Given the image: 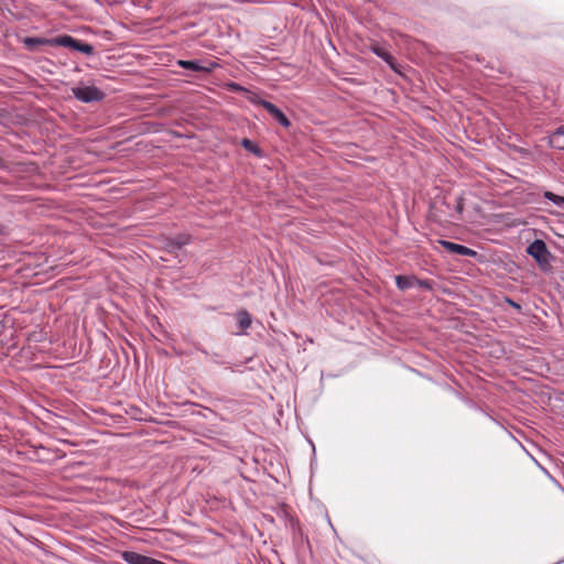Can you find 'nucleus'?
Segmentation results:
<instances>
[{
	"instance_id": "nucleus-7",
	"label": "nucleus",
	"mask_w": 564,
	"mask_h": 564,
	"mask_svg": "<svg viewBox=\"0 0 564 564\" xmlns=\"http://www.w3.org/2000/svg\"><path fill=\"white\" fill-rule=\"evenodd\" d=\"M192 241V237L188 234H178L174 237H167L164 239L163 249L169 253H176L184 246Z\"/></svg>"
},
{
	"instance_id": "nucleus-23",
	"label": "nucleus",
	"mask_w": 564,
	"mask_h": 564,
	"mask_svg": "<svg viewBox=\"0 0 564 564\" xmlns=\"http://www.w3.org/2000/svg\"><path fill=\"white\" fill-rule=\"evenodd\" d=\"M172 133H173V135H175L177 138H183L184 137L182 133L176 132V131H173Z\"/></svg>"
},
{
	"instance_id": "nucleus-22",
	"label": "nucleus",
	"mask_w": 564,
	"mask_h": 564,
	"mask_svg": "<svg viewBox=\"0 0 564 564\" xmlns=\"http://www.w3.org/2000/svg\"><path fill=\"white\" fill-rule=\"evenodd\" d=\"M232 87L236 89V90H243V88L241 86H239L238 84H234Z\"/></svg>"
},
{
	"instance_id": "nucleus-12",
	"label": "nucleus",
	"mask_w": 564,
	"mask_h": 564,
	"mask_svg": "<svg viewBox=\"0 0 564 564\" xmlns=\"http://www.w3.org/2000/svg\"><path fill=\"white\" fill-rule=\"evenodd\" d=\"M240 145L248 152L252 153L257 158L261 159L264 156V151L252 140L243 138L240 141Z\"/></svg>"
},
{
	"instance_id": "nucleus-20",
	"label": "nucleus",
	"mask_w": 564,
	"mask_h": 564,
	"mask_svg": "<svg viewBox=\"0 0 564 564\" xmlns=\"http://www.w3.org/2000/svg\"><path fill=\"white\" fill-rule=\"evenodd\" d=\"M8 234V227L3 224H0V236H6Z\"/></svg>"
},
{
	"instance_id": "nucleus-16",
	"label": "nucleus",
	"mask_w": 564,
	"mask_h": 564,
	"mask_svg": "<svg viewBox=\"0 0 564 564\" xmlns=\"http://www.w3.org/2000/svg\"><path fill=\"white\" fill-rule=\"evenodd\" d=\"M543 196L544 198H546L547 200L552 202L553 204H555L556 206L561 207V208H564V196H560L553 192H550V191H545L543 193Z\"/></svg>"
},
{
	"instance_id": "nucleus-11",
	"label": "nucleus",
	"mask_w": 564,
	"mask_h": 564,
	"mask_svg": "<svg viewBox=\"0 0 564 564\" xmlns=\"http://www.w3.org/2000/svg\"><path fill=\"white\" fill-rule=\"evenodd\" d=\"M549 144L556 150H564V126L557 127L549 137Z\"/></svg>"
},
{
	"instance_id": "nucleus-1",
	"label": "nucleus",
	"mask_w": 564,
	"mask_h": 564,
	"mask_svg": "<svg viewBox=\"0 0 564 564\" xmlns=\"http://www.w3.org/2000/svg\"><path fill=\"white\" fill-rule=\"evenodd\" d=\"M429 218L435 223H442L455 218L453 212V197L449 193L438 192L430 202Z\"/></svg>"
},
{
	"instance_id": "nucleus-19",
	"label": "nucleus",
	"mask_w": 564,
	"mask_h": 564,
	"mask_svg": "<svg viewBox=\"0 0 564 564\" xmlns=\"http://www.w3.org/2000/svg\"><path fill=\"white\" fill-rule=\"evenodd\" d=\"M506 302L513 308H516L517 311H521V305L517 302H514L513 300L507 297L506 299Z\"/></svg>"
},
{
	"instance_id": "nucleus-21",
	"label": "nucleus",
	"mask_w": 564,
	"mask_h": 564,
	"mask_svg": "<svg viewBox=\"0 0 564 564\" xmlns=\"http://www.w3.org/2000/svg\"><path fill=\"white\" fill-rule=\"evenodd\" d=\"M6 326H4V323H3V319H0V335L3 333Z\"/></svg>"
},
{
	"instance_id": "nucleus-18",
	"label": "nucleus",
	"mask_w": 564,
	"mask_h": 564,
	"mask_svg": "<svg viewBox=\"0 0 564 564\" xmlns=\"http://www.w3.org/2000/svg\"><path fill=\"white\" fill-rule=\"evenodd\" d=\"M415 286L424 290H432V281L430 280H420L416 278Z\"/></svg>"
},
{
	"instance_id": "nucleus-15",
	"label": "nucleus",
	"mask_w": 564,
	"mask_h": 564,
	"mask_svg": "<svg viewBox=\"0 0 564 564\" xmlns=\"http://www.w3.org/2000/svg\"><path fill=\"white\" fill-rule=\"evenodd\" d=\"M284 513L288 519L289 528L292 531L293 538L294 539H296L297 536L302 538L303 531H302L300 521L296 518H294L293 516H291L290 513H288L285 510H284Z\"/></svg>"
},
{
	"instance_id": "nucleus-13",
	"label": "nucleus",
	"mask_w": 564,
	"mask_h": 564,
	"mask_svg": "<svg viewBox=\"0 0 564 564\" xmlns=\"http://www.w3.org/2000/svg\"><path fill=\"white\" fill-rule=\"evenodd\" d=\"M416 276L414 275H397L395 284L400 291L409 290L415 286Z\"/></svg>"
},
{
	"instance_id": "nucleus-4",
	"label": "nucleus",
	"mask_w": 564,
	"mask_h": 564,
	"mask_svg": "<svg viewBox=\"0 0 564 564\" xmlns=\"http://www.w3.org/2000/svg\"><path fill=\"white\" fill-rule=\"evenodd\" d=\"M72 94L77 100L84 104L99 102L106 98V93L98 87L83 84L73 87Z\"/></svg>"
},
{
	"instance_id": "nucleus-14",
	"label": "nucleus",
	"mask_w": 564,
	"mask_h": 564,
	"mask_svg": "<svg viewBox=\"0 0 564 564\" xmlns=\"http://www.w3.org/2000/svg\"><path fill=\"white\" fill-rule=\"evenodd\" d=\"M236 319L241 330H246L247 328H249L252 323L251 314L247 310H239L236 313Z\"/></svg>"
},
{
	"instance_id": "nucleus-9",
	"label": "nucleus",
	"mask_w": 564,
	"mask_h": 564,
	"mask_svg": "<svg viewBox=\"0 0 564 564\" xmlns=\"http://www.w3.org/2000/svg\"><path fill=\"white\" fill-rule=\"evenodd\" d=\"M371 51L373 52L375 55L382 58L392 70H394L395 73H401L400 64L397 62L395 57L392 54H390L384 47L375 45L372 46Z\"/></svg>"
},
{
	"instance_id": "nucleus-6",
	"label": "nucleus",
	"mask_w": 564,
	"mask_h": 564,
	"mask_svg": "<svg viewBox=\"0 0 564 564\" xmlns=\"http://www.w3.org/2000/svg\"><path fill=\"white\" fill-rule=\"evenodd\" d=\"M177 65L187 70L206 74L212 73L218 66L216 62H203L199 59H180Z\"/></svg>"
},
{
	"instance_id": "nucleus-17",
	"label": "nucleus",
	"mask_w": 564,
	"mask_h": 564,
	"mask_svg": "<svg viewBox=\"0 0 564 564\" xmlns=\"http://www.w3.org/2000/svg\"><path fill=\"white\" fill-rule=\"evenodd\" d=\"M454 203L456 205H455V208L453 209V212L460 215L464 210V198L462 196H455V197H453V204Z\"/></svg>"
},
{
	"instance_id": "nucleus-3",
	"label": "nucleus",
	"mask_w": 564,
	"mask_h": 564,
	"mask_svg": "<svg viewBox=\"0 0 564 564\" xmlns=\"http://www.w3.org/2000/svg\"><path fill=\"white\" fill-rule=\"evenodd\" d=\"M52 46L66 47L72 51L79 52L84 55L90 56L95 54V47L82 40H78L72 35L63 34L52 37Z\"/></svg>"
},
{
	"instance_id": "nucleus-10",
	"label": "nucleus",
	"mask_w": 564,
	"mask_h": 564,
	"mask_svg": "<svg viewBox=\"0 0 564 564\" xmlns=\"http://www.w3.org/2000/svg\"><path fill=\"white\" fill-rule=\"evenodd\" d=\"M23 44L26 50L30 52H35L40 46L48 45L52 46V39L46 37H37V36H28L23 39Z\"/></svg>"
},
{
	"instance_id": "nucleus-8",
	"label": "nucleus",
	"mask_w": 564,
	"mask_h": 564,
	"mask_svg": "<svg viewBox=\"0 0 564 564\" xmlns=\"http://www.w3.org/2000/svg\"><path fill=\"white\" fill-rule=\"evenodd\" d=\"M440 245L448 252L464 256V257H476L477 251L459 243H455L448 240H440Z\"/></svg>"
},
{
	"instance_id": "nucleus-2",
	"label": "nucleus",
	"mask_w": 564,
	"mask_h": 564,
	"mask_svg": "<svg viewBox=\"0 0 564 564\" xmlns=\"http://www.w3.org/2000/svg\"><path fill=\"white\" fill-rule=\"evenodd\" d=\"M527 253L535 260L542 271H547L551 269V259L553 256L543 240L535 239L533 242H531L527 247Z\"/></svg>"
},
{
	"instance_id": "nucleus-5",
	"label": "nucleus",
	"mask_w": 564,
	"mask_h": 564,
	"mask_svg": "<svg viewBox=\"0 0 564 564\" xmlns=\"http://www.w3.org/2000/svg\"><path fill=\"white\" fill-rule=\"evenodd\" d=\"M252 102L265 109L268 113L274 120H276L283 128H290L292 126L290 119L285 116V113L271 101L262 98H257L253 99Z\"/></svg>"
}]
</instances>
